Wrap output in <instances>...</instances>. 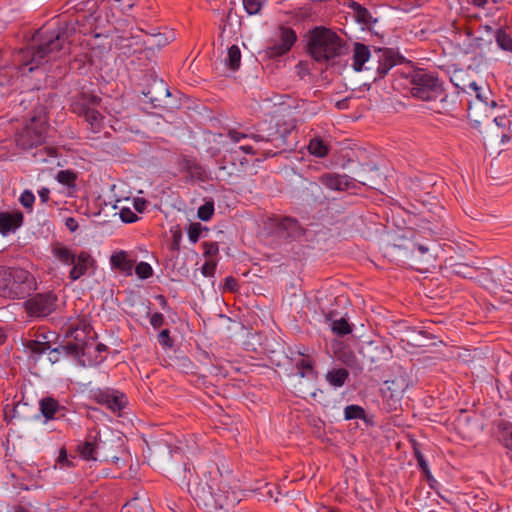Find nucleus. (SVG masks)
Here are the masks:
<instances>
[{
	"label": "nucleus",
	"instance_id": "nucleus-1",
	"mask_svg": "<svg viewBox=\"0 0 512 512\" xmlns=\"http://www.w3.org/2000/svg\"><path fill=\"white\" fill-rule=\"evenodd\" d=\"M210 483L207 479H201L189 483V492L197 502L198 506L204 507L209 512H228L240 500L235 491H230L226 484L217 485Z\"/></svg>",
	"mask_w": 512,
	"mask_h": 512
},
{
	"label": "nucleus",
	"instance_id": "nucleus-2",
	"mask_svg": "<svg viewBox=\"0 0 512 512\" xmlns=\"http://www.w3.org/2000/svg\"><path fill=\"white\" fill-rule=\"evenodd\" d=\"M342 39L331 29L316 27L308 38V51L317 62H329L341 55Z\"/></svg>",
	"mask_w": 512,
	"mask_h": 512
},
{
	"label": "nucleus",
	"instance_id": "nucleus-3",
	"mask_svg": "<svg viewBox=\"0 0 512 512\" xmlns=\"http://www.w3.org/2000/svg\"><path fill=\"white\" fill-rule=\"evenodd\" d=\"M35 289L33 276L21 268H0V296L21 299Z\"/></svg>",
	"mask_w": 512,
	"mask_h": 512
},
{
	"label": "nucleus",
	"instance_id": "nucleus-4",
	"mask_svg": "<svg viewBox=\"0 0 512 512\" xmlns=\"http://www.w3.org/2000/svg\"><path fill=\"white\" fill-rule=\"evenodd\" d=\"M51 253L61 264L66 266L72 265L69 272V278L72 281L80 279L95 264L94 258L88 251L82 250L76 253L71 247L60 242L51 245Z\"/></svg>",
	"mask_w": 512,
	"mask_h": 512
},
{
	"label": "nucleus",
	"instance_id": "nucleus-5",
	"mask_svg": "<svg viewBox=\"0 0 512 512\" xmlns=\"http://www.w3.org/2000/svg\"><path fill=\"white\" fill-rule=\"evenodd\" d=\"M47 118L42 107L34 114L24 127L16 134V145L28 150L43 144L47 133Z\"/></svg>",
	"mask_w": 512,
	"mask_h": 512
},
{
	"label": "nucleus",
	"instance_id": "nucleus-6",
	"mask_svg": "<svg viewBox=\"0 0 512 512\" xmlns=\"http://www.w3.org/2000/svg\"><path fill=\"white\" fill-rule=\"evenodd\" d=\"M411 94L424 101L436 100L442 95V87L438 78L425 71H417L412 75Z\"/></svg>",
	"mask_w": 512,
	"mask_h": 512
},
{
	"label": "nucleus",
	"instance_id": "nucleus-7",
	"mask_svg": "<svg viewBox=\"0 0 512 512\" xmlns=\"http://www.w3.org/2000/svg\"><path fill=\"white\" fill-rule=\"evenodd\" d=\"M64 39L59 33L53 32L51 35L41 43L37 49H29L27 51V57H30V61L24 65L29 66L28 71L32 72L37 68L46 57L51 58L50 55L59 52L63 48Z\"/></svg>",
	"mask_w": 512,
	"mask_h": 512
},
{
	"label": "nucleus",
	"instance_id": "nucleus-8",
	"mask_svg": "<svg viewBox=\"0 0 512 512\" xmlns=\"http://www.w3.org/2000/svg\"><path fill=\"white\" fill-rule=\"evenodd\" d=\"M455 86L461 89L463 92L475 95L476 102L469 106V118L475 123H480L481 115H474L473 110L474 107L477 109L484 108L487 110L489 108H494L496 106V102L491 99V91L486 86H480L475 81L469 82L467 85L460 86L458 83Z\"/></svg>",
	"mask_w": 512,
	"mask_h": 512
},
{
	"label": "nucleus",
	"instance_id": "nucleus-9",
	"mask_svg": "<svg viewBox=\"0 0 512 512\" xmlns=\"http://www.w3.org/2000/svg\"><path fill=\"white\" fill-rule=\"evenodd\" d=\"M57 296L53 292L38 293L25 301L27 313L32 317H45L56 308Z\"/></svg>",
	"mask_w": 512,
	"mask_h": 512
},
{
	"label": "nucleus",
	"instance_id": "nucleus-10",
	"mask_svg": "<svg viewBox=\"0 0 512 512\" xmlns=\"http://www.w3.org/2000/svg\"><path fill=\"white\" fill-rule=\"evenodd\" d=\"M296 39V34L291 28L281 27L270 40L266 54L270 58L282 56L291 49Z\"/></svg>",
	"mask_w": 512,
	"mask_h": 512
},
{
	"label": "nucleus",
	"instance_id": "nucleus-11",
	"mask_svg": "<svg viewBox=\"0 0 512 512\" xmlns=\"http://www.w3.org/2000/svg\"><path fill=\"white\" fill-rule=\"evenodd\" d=\"M95 441L98 459L109 460L111 458L118 460L114 452L120 446L121 439L119 437L114 436L112 432L107 430L103 433H98Z\"/></svg>",
	"mask_w": 512,
	"mask_h": 512
},
{
	"label": "nucleus",
	"instance_id": "nucleus-12",
	"mask_svg": "<svg viewBox=\"0 0 512 512\" xmlns=\"http://www.w3.org/2000/svg\"><path fill=\"white\" fill-rule=\"evenodd\" d=\"M319 183L331 191H345L352 185V179L347 175L324 173L318 178Z\"/></svg>",
	"mask_w": 512,
	"mask_h": 512
},
{
	"label": "nucleus",
	"instance_id": "nucleus-13",
	"mask_svg": "<svg viewBox=\"0 0 512 512\" xmlns=\"http://www.w3.org/2000/svg\"><path fill=\"white\" fill-rule=\"evenodd\" d=\"M95 399L112 411H119L125 405V396L119 392L99 391L95 394Z\"/></svg>",
	"mask_w": 512,
	"mask_h": 512
},
{
	"label": "nucleus",
	"instance_id": "nucleus-14",
	"mask_svg": "<svg viewBox=\"0 0 512 512\" xmlns=\"http://www.w3.org/2000/svg\"><path fill=\"white\" fill-rule=\"evenodd\" d=\"M74 111L84 116L93 132H98L103 127L104 116L98 110L83 106L79 111L74 107Z\"/></svg>",
	"mask_w": 512,
	"mask_h": 512
},
{
	"label": "nucleus",
	"instance_id": "nucleus-15",
	"mask_svg": "<svg viewBox=\"0 0 512 512\" xmlns=\"http://www.w3.org/2000/svg\"><path fill=\"white\" fill-rule=\"evenodd\" d=\"M22 215L20 213H0V234L7 235L15 231L22 224Z\"/></svg>",
	"mask_w": 512,
	"mask_h": 512
},
{
	"label": "nucleus",
	"instance_id": "nucleus-16",
	"mask_svg": "<svg viewBox=\"0 0 512 512\" xmlns=\"http://www.w3.org/2000/svg\"><path fill=\"white\" fill-rule=\"evenodd\" d=\"M374 57L377 58L375 69L381 78L396 64L393 52L390 50H379L375 53Z\"/></svg>",
	"mask_w": 512,
	"mask_h": 512
},
{
	"label": "nucleus",
	"instance_id": "nucleus-17",
	"mask_svg": "<svg viewBox=\"0 0 512 512\" xmlns=\"http://www.w3.org/2000/svg\"><path fill=\"white\" fill-rule=\"evenodd\" d=\"M110 263L112 267L126 273L127 275L132 274L134 267V260L129 258V255L125 251H118L111 255Z\"/></svg>",
	"mask_w": 512,
	"mask_h": 512
},
{
	"label": "nucleus",
	"instance_id": "nucleus-18",
	"mask_svg": "<svg viewBox=\"0 0 512 512\" xmlns=\"http://www.w3.org/2000/svg\"><path fill=\"white\" fill-rule=\"evenodd\" d=\"M371 58L370 50L367 46L361 43H356L353 50V64L352 67L355 71H361L366 62Z\"/></svg>",
	"mask_w": 512,
	"mask_h": 512
},
{
	"label": "nucleus",
	"instance_id": "nucleus-19",
	"mask_svg": "<svg viewBox=\"0 0 512 512\" xmlns=\"http://www.w3.org/2000/svg\"><path fill=\"white\" fill-rule=\"evenodd\" d=\"M378 175L380 174L377 168L369 165H364L358 172V181L363 185H367L369 187L374 188L376 184L375 178Z\"/></svg>",
	"mask_w": 512,
	"mask_h": 512
},
{
	"label": "nucleus",
	"instance_id": "nucleus-20",
	"mask_svg": "<svg viewBox=\"0 0 512 512\" xmlns=\"http://www.w3.org/2000/svg\"><path fill=\"white\" fill-rule=\"evenodd\" d=\"M328 321L331 322V330L334 334L338 336H345L351 333L352 329L348 321L344 318L333 320L332 312H329L326 315Z\"/></svg>",
	"mask_w": 512,
	"mask_h": 512
},
{
	"label": "nucleus",
	"instance_id": "nucleus-21",
	"mask_svg": "<svg viewBox=\"0 0 512 512\" xmlns=\"http://www.w3.org/2000/svg\"><path fill=\"white\" fill-rule=\"evenodd\" d=\"M296 368L301 377H307L309 379L316 378V372L313 368L312 361L308 357H302L298 360L296 362Z\"/></svg>",
	"mask_w": 512,
	"mask_h": 512
},
{
	"label": "nucleus",
	"instance_id": "nucleus-22",
	"mask_svg": "<svg viewBox=\"0 0 512 512\" xmlns=\"http://www.w3.org/2000/svg\"><path fill=\"white\" fill-rule=\"evenodd\" d=\"M279 230L286 232L288 237H296L301 233L298 222L293 218L282 219L279 223Z\"/></svg>",
	"mask_w": 512,
	"mask_h": 512
},
{
	"label": "nucleus",
	"instance_id": "nucleus-23",
	"mask_svg": "<svg viewBox=\"0 0 512 512\" xmlns=\"http://www.w3.org/2000/svg\"><path fill=\"white\" fill-rule=\"evenodd\" d=\"M59 408L58 402L53 398H44L40 401V410L46 419L54 418L56 411Z\"/></svg>",
	"mask_w": 512,
	"mask_h": 512
},
{
	"label": "nucleus",
	"instance_id": "nucleus-24",
	"mask_svg": "<svg viewBox=\"0 0 512 512\" xmlns=\"http://www.w3.org/2000/svg\"><path fill=\"white\" fill-rule=\"evenodd\" d=\"M228 136L230 137V139L234 142V143H238L240 142L241 140L243 139H248V138H251L253 139L256 143H260V142H268L270 141V138L269 137H266V136H263V135H260V134H251V135H248V134H244V133H241L239 131H236V130H230L229 133H228Z\"/></svg>",
	"mask_w": 512,
	"mask_h": 512
},
{
	"label": "nucleus",
	"instance_id": "nucleus-25",
	"mask_svg": "<svg viewBox=\"0 0 512 512\" xmlns=\"http://www.w3.org/2000/svg\"><path fill=\"white\" fill-rule=\"evenodd\" d=\"M326 378L331 385L341 387L348 378V372L345 369L332 370L327 374Z\"/></svg>",
	"mask_w": 512,
	"mask_h": 512
},
{
	"label": "nucleus",
	"instance_id": "nucleus-26",
	"mask_svg": "<svg viewBox=\"0 0 512 512\" xmlns=\"http://www.w3.org/2000/svg\"><path fill=\"white\" fill-rule=\"evenodd\" d=\"M308 150L312 155L317 157H325L328 153V148L323 140L314 138L310 140Z\"/></svg>",
	"mask_w": 512,
	"mask_h": 512
},
{
	"label": "nucleus",
	"instance_id": "nucleus-27",
	"mask_svg": "<svg viewBox=\"0 0 512 512\" xmlns=\"http://www.w3.org/2000/svg\"><path fill=\"white\" fill-rule=\"evenodd\" d=\"M81 456L86 460H98L96 441H86L79 447Z\"/></svg>",
	"mask_w": 512,
	"mask_h": 512
},
{
	"label": "nucleus",
	"instance_id": "nucleus-28",
	"mask_svg": "<svg viewBox=\"0 0 512 512\" xmlns=\"http://www.w3.org/2000/svg\"><path fill=\"white\" fill-rule=\"evenodd\" d=\"M241 62V52L237 45H232L228 49L227 64L232 70H237Z\"/></svg>",
	"mask_w": 512,
	"mask_h": 512
},
{
	"label": "nucleus",
	"instance_id": "nucleus-29",
	"mask_svg": "<svg viewBox=\"0 0 512 512\" xmlns=\"http://www.w3.org/2000/svg\"><path fill=\"white\" fill-rule=\"evenodd\" d=\"M495 38L501 49L512 52V38L505 31L497 30Z\"/></svg>",
	"mask_w": 512,
	"mask_h": 512
},
{
	"label": "nucleus",
	"instance_id": "nucleus-30",
	"mask_svg": "<svg viewBox=\"0 0 512 512\" xmlns=\"http://www.w3.org/2000/svg\"><path fill=\"white\" fill-rule=\"evenodd\" d=\"M346 420L351 419H363L365 417V411L358 405H349L344 410Z\"/></svg>",
	"mask_w": 512,
	"mask_h": 512
},
{
	"label": "nucleus",
	"instance_id": "nucleus-31",
	"mask_svg": "<svg viewBox=\"0 0 512 512\" xmlns=\"http://www.w3.org/2000/svg\"><path fill=\"white\" fill-rule=\"evenodd\" d=\"M214 213V203L212 201L205 202L198 208L197 216L202 221L211 219Z\"/></svg>",
	"mask_w": 512,
	"mask_h": 512
},
{
	"label": "nucleus",
	"instance_id": "nucleus-32",
	"mask_svg": "<svg viewBox=\"0 0 512 512\" xmlns=\"http://www.w3.org/2000/svg\"><path fill=\"white\" fill-rule=\"evenodd\" d=\"M243 6L249 15L258 14L266 0H242Z\"/></svg>",
	"mask_w": 512,
	"mask_h": 512
},
{
	"label": "nucleus",
	"instance_id": "nucleus-33",
	"mask_svg": "<svg viewBox=\"0 0 512 512\" xmlns=\"http://www.w3.org/2000/svg\"><path fill=\"white\" fill-rule=\"evenodd\" d=\"M56 179L61 184H65L67 186H73L76 180V175L74 172L70 170H61L58 172Z\"/></svg>",
	"mask_w": 512,
	"mask_h": 512
},
{
	"label": "nucleus",
	"instance_id": "nucleus-34",
	"mask_svg": "<svg viewBox=\"0 0 512 512\" xmlns=\"http://www.w3.org/2000/svg\"><path fill=\"white\" fill-rule=\"evenodd\" d=\"M500 439L503 445L512 451V425L506 424L503 426Z\"/></svg>",
	"mask_w": 512,
	"mask_h": 512
},
{
	"label": "nucleus",
	"instance_id": "nucleus-35",
	"mask_svg": "<svg viewBox=\"0 0 512 512\" xmlns=\"http://www.w3.org/2000/svg\"><path fill=\"white\" fill-rule=\"evenodd\" d=\"M135 273L141 279H147L153 274L151 265L147 262H140L135 267Z\"/></svg>",
	"mask_w": 512,
	"mask_h": 512
},
{
	"label": "nucleus",
	"instance_id": "nucleus-36",
	"mask_svg": "<svg viewBox=\"0 0 512 512\" xmlns=\"http://www.w3.org/2000/svg\"><path fill=\"white\" fill-rule=\"evenodd\" d=\"M59 348L61 351H65L67 354H73L75 356L84 354L83 347L78 343H67Z\"/></svg>",
	"mask_w": 512,
	"mask_h": 512
},
{
	"label": "nucleus",
	"instance_id": "nucleus-37",
	"mask_svg": "<svg viewBox=\"0 0 512 512\" xmlns=\"http://www.w3.org/2000/svg\"><path fill=\"white\" fill-rule=\"evenodd\" d=\"M353 8H355L356 10V17H357V20L359 22H362L364 24H367L368 23V18L370 17V14L369 12L365 9V8H362L358 3L356 2H352V5H351Z\"/></svg>",
	"mask_w": 512,
	"mask_h": 512
},
{
	"label": "nucleus",
	"instance_id": "nucleus-38",
	"mask_svg": "<svg viewBox=\"0 0 512 512\" xmlns=\"http://www.w3.org/2000/svg\"><path fill=\"white\" fill-rule=\"evenodd\" d=\"M119 215L121 220L125 223H133L138 220L137 215L130 208H122Z\"/></svg>",
	"mask_w": 512,
	"mask_h": 512
},
{
	"label": "nucleus",
	"instance_id": "nucleus-39",
	"mask_svg": "<svg viewBox=\"0 0 512 512\" xmlns=\"http://www.w3.org/2000/svg\"><path fill=\"white\" fill-rule=\"evenodd\" d=\"M34 201H35V196L34 194L29 191V190H25L21 196H20V203L25 207V208H32L33 204H34Z\"/></svg>",
	"mask_w": 512,
	"mask_h": 512
},
{
	"label": "nucleus",
	"instance_id": "nucleus-40",
	"mask_svg": "<svg viewBox=\"0 0 512 512\" xmlns=\"http://www.w3.org/2000/svg\"><path fill=\"white\" fill-rule=\"evenodd\" d=\"M201 228L199 223L191 224L188 230V237L191 242L196 243L200 237Z\"/></svg>",
	"mask_w": 512,
	"mask_h": 512
},
{
	"label": "nucleus",
	"instance_id": "nucleus-41",
	"mask_svg": "<svg viewBox=\"0 0 512 512\" xmlns=\"http://www.w3.org/2000/svg\"><path fill=\"white\" fill-rule=\"evenodd\" d=\"M30 348L34 353L43 354L50 350V345L48 343L33 342Z\"/></svg>",
	"mask_w": 512,
	"mask_h": 512
},
{
	"label": "nucleus",
	"instance_id": "nucleus-42",
	"mask_svg": "<svg viewBox=\"0 0 512 512\" xmlns=\"http://www.w3.org/2000/svg\"><path fill=\"white\" fill-rule=\"evenodd\" d=\"M416 249L419 252L420 257L423 260L429 262L433 258L432 254L429 253V251H430L429 247L422 245V244H418L416 246Z\"/></svg>",
	"mask_w": 512,
	"mask_h": 512
},
{
	"label": "nucleus",
	"instance_id": "nucleus-43",
	"mask_svg": "<svg viewBox=\"0 0 512 512\" xmlns=\"http://www.w3.org/2000/svg\"><path fill=\"white\" fill-rule=\"evenodd\" d=\"M158 341L163 346H172V342L169 335V330L164 329L158 335Z\"/></svg>",
	"mask_w": 512,
	"mask_h": 512
},
{
	"label": "nucleus",
	"instance_id": "nucleus-44",
	"mask_svg": "<svg viewBox=\"0 0 512 512\" xmlns=\"http://www.w3.org/2000/svg\"><path fill=\"white\" fill-rule=\"evenodd\" d=\"M150 324L158 329L164 324V316L161 313H154L150 317Z\"/></svg>",
	"mask_w": 512,
	"mask_h": 512
},
{
	"label": "nucleus",
	"instance_id": "nucleus-45",
	"mask_svg": "<svg viewBox=\"0 0 512 512\" xmlns=\"http://www.w3.org/2000/svg\"><path fill=\"white\" fill-rule=\"evenodd\" d=\"M147 205V201L142 198H136L134 200V208L137 212L142 213Z\"/></svg>",
	"mask_w": 512,
	"mask_h": 512
},
{
	"label": "nucleus",
	"instance_id": "nucleus-46",
	"mask_svg": "<svg viewBox=\"0 0 512 512\" xmlns=\"http://www.w3.org/2000/svg\"><path fill=\"white\" fill-rule=\"evenodd\" d=\"M57 462L61 465V467H63L64 465H66V466L70 465V463L67 459V453H66L65 449L60 450Z\"/></svg>",
	"mask_w": 512,
	"mask_h": 512
},
{
	"label": "nucleus",
	"instance_id": "nucleus-47",
	"mask_svg": "<svg viewBox=\"0 0 512 512\" xmlns=\"http://www.w3.org/2000/svg\"><path fill=\"white\" fill-rule=\"evenodd\" d=\"M417 462H418L419 467L422 469V471L427 475V477H429L430 470H429L428 463L425 460V458L419 457V460Z\"/></svg>",
	"mask_w": 512,
	"mask_h": 512
},
{
	"label": "nucleus",
	"instance_id": "nucleus-48",
	"mask_svg": "<svg viewBox=\"0 0 512 512\" xmlns=\"http://www.w3.org/2000/svg\"><path fill=\"white\" fill-rule=\"evenodd\" d=\"M39 197L43 203H46L49 200L50 190L46 187L41 188L38 191Z\"/></svg>",
	"mask_w": 512,
	"mask_h": 512
},
{
	"label": "nucleus",
	"instance_id": "nucleus-49",
	"mask_svg": "<svg viewBox=\"0 0 512 512\" xmlns=\"http://www.w3.org/2000/svg\"><path fill=\"white\" fill-rule=\"evenodd\" d=\"M66 226H67V228H68L70 231L74 232V231H76V230H77V228H78V223H77V221H76L74 218L69 217V218H67V220H66Z\"/></svg>",
	"mask_w": 512,
	"mask_h": 512
},
{
	"label": "nucleus",
	"instance_id": "nucleus-50",
	"mask_svg": "<svg viewBox=\"0 0 512 512\" xmlns=\"http://www.w3.org/2000/svg\"><path fill=\"white\" fill-rule=\"evenodd\" d=\"M240 150H242L243 152L247 153V154H256V149L252 146V145H249V144H245V145H241L240 147Z\"/></svg>",
	"mask_w": 512,
	"mask_h": 512
},
{
	"label": "nucleus",
	"instance_id": "nucleus-51",
	"mask_svg": "<svg viewBox=\"0 0 512 512\" xmlns=\"http://www.w3.org/2000/svg\"><path fill=\"white\" fill-rule=\"evenodd\" d=\"M60 348H54L49 352V360L53 363L58 361L57 354L60 352Z\"/></svg>",
	"mask_w": 512,
	"mask_h": 512
},
{
	"label": "nucleus",
	"instance_id": "nucleus-52",
	"mask_svg": "<svg viewBox=\"0 0 512 512\" xmlns=\"http://www.w3.org/2000/svg\"><path fill=\"white\" fill-rule=\"evenodd\" d=\"M494 122L497 126L504 127L506 126L507 122H509V120L506 117H495Z\"/></svg>",
	"mask_w": 512,
	"mask_h": 512
},
{
	"label": "nucleus",
	"instance_id": "nucleus-53",
	"mask_svg": "<svg viewBox=\"0 0 512 512\" xmlns=\"http://www.w3.org/2000/svg\"><path fill=\"white\" fill-rule=\"evenodd\" d=\"M226 285L230 290H233L234 286L236 285V282L233 278L229 277V278H226Z\"/></svg>",
	"mask_w": 512,
	"mask_h": 512
},
{
	"label": "nucleus",
	"instance_id": "nucleus-54",
	"mask_svg": "<svg viewBox=\"0 0 512 512\" xmlns=\"http://www.w3.org/2000/svg\"><path fill=\"white\" fill-rule=\"evenodd\" d=\"M213 268V266H210L209 263H206L203 267H202V272L204 275H209L210 274V270Z\"/></svg>",
	"mask_w": 512,
	"mask_h": 512
},
{
	"label": "nucleus",
	"instance_id": "nucleus-55",
	"mask_svg": "<svg viewBox=\"0 0 512 512\" xmlns=\"http://www.w3.org/2000/svg\"><path fill=\"white\" fill-rule=\"evenodd\" d=\"M83 99H84V101H85V102H87V103H88V100H87V98H86L85 96H84V98H83ZM99 100H100V99H99L97 96H91V97H89V102H91V103H93V104H94V103H97Z\"/></svg>",
	"mask_w": 512,
	"mask_h": 512
},
{
	"label": "nucleus",
	"instance_id": "nucleus-56",
	"mask_svg": "<svg viewBox=\"0 0 512 512\" xmlns=\"http://www.w3.org/2000/svg\"><path fill=\"white\" fill-rule=\"evenodd\" d=\"M473 4L479 7H483L487 0H472Z\"/></svg>",
	"mask_w": 512,
	"mask_h": 512
},
{
	"label": "nucleus",
	"instance_id": "nucleus-57",
	"mask_svg": "<svg viewBox=\"0 0 512 512\" xmlns=\"http://www.w3.org/2000/svg\"><path fill=\"white\" fill-rule=\"evenodd\" d=\"M159 86H160L162 92L165 94V96H169L170 93L162 82L159 83Z\"/></svg>",
	"mask_w": 512,
	"mask_h": 512
},
{
	"label": "nucleus",
	"instance_id": "nucleus-58",
	"mask_svg": "<svg viewBox=\"0 0 512 512\" xmlns=\"http://www.w3.org/2000/svg\"><path fill=\"white\" fill-rule=\"evenodd\" d=\"M5 340V334L3 333L2 330H0V344H2Z\"/></svg>",
	"mask_w": 512,
	"mask_h": 512
},
{
	"label": "nucleus",
	"instance_id": "nucleus-59",
	"mask_svg": "<svg viewBox=\"0 0 512 512\" xmlns=\"http://www.w3.org/2000/svg\"><path fill=\"white\" fill-rule=\"evenodd\" d=\"M415 456H416L417 461L419 460V457H424V456L421 454V452H420V451H418V450H415Z\"/></svg>",
	"mask_w": 512,
	"mask_h": 512
},
{
	"label": "nucleus",
	"instance_id": "nucleus-60",
	"mask_svg": "<svg viewBox=\"0 0 512 512\" xmlns=\"http://www.w3.org/2000/svg\"><path fill=\"white\" fill-rule=\"evenodd\" d=\"M16 512H27V511H26L25 509H23V508H18V509L16 510Z\"/></svg>",
	"mask_w": 512,
	"mask_h": 512
},
{
	"label": "nucleus",
	"instance_id": "nucleus-61",
	"mask_svg": "<svg viewBox=\"0 0 512 512\" xmlns=\"http://www.w3.org/2000/svg\"><path fill=\"white\" fill-rule=\"evenodd\" d=\"M322 512H336V511L324 509Z\"/></svg>",
	"mask_w": 512,
	"mask_h": 512
},
{
	"label": "nucleus",
	"instance_id": "nucleus-62",
	"mask_svg": "<svg viewBox=\"0 0 512 512\" xmlns=\"http://www.w3.org/2000/svg\"><path fill=\"white\" fill-rule=\"evenodd\" d=\"M507 136L505 134L502 135V141L504 142Z\"/></svg>",
	"mask_w": 512,
	"mask_h": 512
},
{
	"label": "nucleus",
	"instance_id": "nucleus-63",
	"mask_svg": "<svg viewBox=\"0 0 512 512\" xmlns=\"http://www.w3.org/2000/svg\"><path fill=\"white\" fill-rule=\"evenodd\" d=\"M49 155H50V156H54V153H53V151H52V150H49Z\"/></svg>",
	"mask_w": 512,
	"mask_h": 512
},
{
	"label": "nucleus",
	"instance_id": "nucleus-64",
	"mask_svg": "<svg viewBox=\"0 0 512 512\" xmlns=\"http://www.w3.org/2000/svg\"><path fill=\"white\" fill-rule=\"evenodd\" d=\"M155 100H156V99H155L154 97H152V96L150 97V101H151V102H154Z\"/></svg>",
	"mask_w": 512,
	"mask_h": 512
}]
</instances>
